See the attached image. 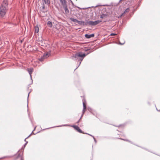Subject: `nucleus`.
Masks as SVG:
<instances>
[{"label":"nucleus","mask_w":160,"mask_h":160,"mask_svg":"<svg viewBox=\"0 0 160 160\" xmlns=\"http://www.w3.org/2000/svg\"><path fill=\"white\" fill-rule=\"evenodd\" d=\"M86 55L82 52H79L75 53L74 55L71 56V58L73 60H77L79 61V63L78 67L80 65L81 61Z\"/></svg>","instance_id":"1"},{"label":"nucleus","mask_w":160,"mask_h":160,"mask_svg":"<svg viewBox=\"0 0 160 160\" xmlns=\"http://www.w3.org/2000/svg\"><path fill=\"white\" fill-rule=\"evenodd\" d=\"M8 4L6 0L3 1L0 8V15L2 17H3L5 15Z\"/></svg>","instance_id":"2"},{"label":"nucleus","mask_w":160,"mask_h":160,"mask_svg":"<svg viewBox=\"0 0 160 160\" xmlns=\"http://www.w3.org/2000/svg\"><path fill=\"white\" fill-rule=\"evenodd\" d=\"M27 71L28 72L30 75V77L31 79L32 80V77L31 74L33 71V69L32 68H28L27 69Z\"/></svg>","instance_id":"3"},{"label":"nucleus","mask_w":160,"mask_h":160,"mask_svg":"<svg viewBox=\"0 0 160 160\" xmlns=\"http://www.w3.org/2000/svg\"><path fill=\"white\" fill-rule=\"evenodd\" d=\"M79 24L82 25H87V21H86V20H85V22H84L83 21H78V23Z\"/></svg>","instance_id":"4"},{"label":"nucleus","mask_w":160,"mask_h":160,"mask_svg":"<svg viewBox=\"0 0 160 160\" xmlns=\"http://www.w3.org/2000/svg\"><path fill=\"white\" fill-rule=\"evenodd\" d=\"M86 21H87V25L88 24L91 26H95V21H88V20H86Z\"/></svg>","instance_id":"5"},{"label":"nucleus","mask_w":160,"mask_h":160,"mask_svg":"<svg viewBox=\"0 0 160 160\" xmlns=\"http://www.w3.org/2000/svg\"><path fill=\"white\" fill-rule=\"evenodd\" d=\"M85 36L86 38H91L93 37L94 36V34L93 33L91 34H86Z\"/></svg>","instance_id":"6"},{"label":"nucleus","mask_w":160,"mask_h":160,"mask_svg":"<svg viewBox=\"0 0 160 160\" xmlns=\"http://www.w3.org/2000/svg\"><path fill=\"white\" fill-rule=\"evenodd\" d=\"M45 5L44 3L42 5V7L41 8H40V10L43 12H45L47 11V10L45 8Z\"/></svg>","instance_id":"7"},{"label":"nucleus","mask_w":160,"mask_h":160,"mask_svg":"<svg viewBox=\"0 0 160 160\" xmlns=\"http://www.w3.org/2000/svg\"><path fill=\"white\" fill-rule=\"evenodd\" d=\"M60 1L63 7L67 5V2L66 0H60Z\"/></svg>","instance_id":"8"},{"label":"nucleus","mask_w":160,"mask_h":160,"mask_svg":"<svg viewBox=\"0 0 160 160\" xmlns=\"http://www.w3.org/2000/svg\"><path fill=\"white\" fill-rule=\"evenodd\" d=\"M83 109L82 111V114H83L86 108V106L84 102H83Z\"/></svg>","instance_id":"9"},{"label":"nucleus","mask_w":160,"mask_h":160,"mask_svg":"<svg viewBox=\"0 0 160 160\" xmlns=\"http://www.w3.org/2000/svg\"><path fill=\"white\" fill-rule=\"evenodd\" d=\"M63 8L64 9L65 12L66 14H68L69 12V11L68 9L67 8V6H65L63 7Z\"/></svg>","instance_id":"10"},{"label":"nucleus","mask_w":160,"mask_h":160,"mask_svg":"<svg viewBox=\"0 0 160 160\" xmlns=\"http://www.w3.org/2000/svg\"><path fill=\"white\" fill-rule=\"evenodd\" d=\"M50 55V53L49 52H48L46 53H44L43 55V57H44V58H47L48 57H49V56Z\"/></svg>","instance_id":"11"},{"label":"nucleus","mask_w":160,"mask_h":160,"mask_svg":"<svg viewBox=\"0 0 160 160\" xmlns=\"http://www.w3.org/2000/svg\"><path fill=\"white\" fill-rule=\"evenodd\" d=\"M70 20L73 22L78 23V20L76 19H74L72 18H70Z\"/></svg>","instance_id":"12"},{"label":"nucleus","mask_w":160,"mask_h":160,"mask_svg":"<svg viewBox=\"0 0 160 160\" xmlns=\"http://www.w3.org/2000/svg\"><path fill=\"white\" fill-rule=\"evenodd\" d=\"M47 25L49 27L51 28L52 26V23L51 22L48 21L47 22Z\"/></svg>","instance_id":"13"},{"label":"nucleus","mask_w":160,"mask_h":160,"mask_svg":"<svg viewBox=\"0 0 160 160\" xmlns=\"http://www.w3.org/2000/svg\"><path fill=\"white\" fill-rule=\"evenodd\" d=\"M42 1H44L45 4L47 5L49 4L50 3V0H42Z\"/></svg>","instance_id":"14"},{"label":"nucleus","mask_w":160,"mask_h":160,"mask_svg":"<svg viewBox=\"0 0 160 160\" xmlns=\"http://www.w3.org/2000/svg\"><path fill=\"white\" fill-rule=\"evenodd\" d=\"M107 16V14H106L102 13L101 15L100 18H103L105 17H106Z\"/></svg>","instance_id":"15"},{"label":"nucleus","mask_w":160,"mask_h":160,"mask_svg":"<svg viewBox=\"0 0 160 160\" xmlns=\"http://www.w3.org/2000/svg\"><path fill=\"white\" fill-rule=\"evenodd\" d=\"M102 22L101 20H98L95 21V25H96Z\"/></svg>","instance_id":"16"},{"label":"nucleus","mask_w":160,"mask_h":160,"mask_svg":"<svg viewBox=\"0 0 160 160\" xmlns=\"http://www.w3.org/2000/svg\"><path fill=\"white\" fill-rule=\"evenodd\" d=\"M71 126V127H73V128H74L75 130H77L78 129V128H79L78 126H76V125H72Z\"/></svg>","instance_id":"17"},{"label":"nucleus","mask_w":160,"mask_h":160,"mask_svg":"<svg viewBox=\"0 0 160 160\" xmlns=\"http://www.w3.org/2000/svg\"><path fill=\"white\" fill-rule=\"evenodd\" d=\"M39 31V28L38 27H36L35 28V32L38 33Z\"/></svg>","instance_id":"18"},{"label":"nucleus","mask_w":160,"mask_h":160,"mask_svg":"<svg viewBox=\"0 0 160 160\" xmlns=\"http://www.w3.org/2000/svg\"><path fill=\"white\" fill-rule=\"evenodd\" d=\"M85 134H87L89 135H90V136H92V137H93V139H94V141L95 143H96L97 142V141H96V139H95V138L94 137V136L90 134H88V133H85Z\"/></svg>","instance_id":"19"},{"label":"nucleus","mask_w":160,"mask_h":160,"mask_svg":"<svg viewBox=\"0 0 160 160\" xmlns=\"http://www.w3.org/2000/svg\"><path fill=\"white\" fill-rule=\"evenodd\" d=\"M129 11V8H127L124 11V12L123 13L122 15H123V14H124V13H126L127 12H128Z\"/></svg>","instance_id":"20"},{"label":"nucleus","mask_w":160,"mask_h":160,"mask_svg":"<svg viewBox=\"0 0 160 160\" xmlns=\"http://www.w3.org/2000/svg\"><path fill=\"white\" fill-rule=\"evenodd\" d=\"M77 131L80 133H84L79 128H78V129L77 130Z\"/></svg>","instance_id":"21"},{"label":"nucleus","mask_w":160,"mask_h":160,"mask_svg":"<svg viewBox=\"0 0 160 160\" xmlns=\"http://www.w3.org/2000/svg\"><path fill=\"white\" fill-rule=\"evenodd\" d=\"M44 59H45V58H44V57L42 56V57H41L39 59V60L41 61H42Z\"/></svg>","instance_id":"22"},{"label":"nucleus","mask_w":160,"mask_h":160,"mask_svg":"<svg viewBox=\"0 0 160 160\" xmlns=\"http://www.w3.org/2000/svg\"><path fill=\"white\" fill-rule=\"evenodd\" d=\"M36 128V127H35L34 128V130L32 131V132L26 138H28L29 137H30L31 135V134H32V133L33 132V131H34V130Z\"/></svg>","instance_id":"23"},{"label":"nucleus","mask_w":160,"mask_h":160,"mask_svg":"<svg viewBox=\"0 0 160 160\" xmlns=\"http://www.w3.org/2000/svg\"><path fill=\"white\" fill-rule=\"evenodd\" d=\"M30 93V92H29L28 93V98H27V103H28V104H27V107H28V97H29V94Z\"/></svg>","instance_id":"24"},{"label":"nucleus","mask_w":160,"mask_h":160,"mask_svg":"<svg viewBox=\"0 0 160 160\" xmlns=\"http://www.w3.org/2000/svg\"><path fill=\"white\" fill-rule=\"evenodd\" d=\"M68 126V125H60V126H57L56 127H62V126Z\"/></svg>","instance_id":"25"},{"label":"nucleus","mask_w":160,"mask_h":160,"mask_svg":"<svg viewBox=\"0 0 160 160\" xmlns=\"http://www.w3.org/2000/svg\"><path fill=\"white\" fill-rule=\"evenodd\" d=\"M117 35V34H116V33H112L110 35L111 36H112V35Z\"/></svg>","instance_id":"26"},{"label":"nucleus","mask_w":160,"mask_h":160,"mask_svg":"<svg viewBox=\"0 0 160 160\" xmlns=\"http://www.w3.org/2000/svg\"><path fill=\"white\" fill-rule=\"evenodd\" d=\"M125 43V42H124L123 43H121L120 42H119V44H120V45H123Z\"/></svg>","instance_id":"27"},{"label":"nucleus","mask_w":160,"mask_h":160,"mask_svg":"<svg viewBox=\"0 0 160 160\" xmlns=\"http://www.w3.org/2000/svg\"><path fill=\"white\" fill-rule=\"evenodd\" d=\"M81 119H80V118L79 119V120H78V121L77 122H76V123H77V124L78 123L80 122V121Z\"/></svg>","instance_id":"28"},{"label":"nucleus","mask_w":160,"mask_h":160,"mask_svg":"<svg viewBox=\"0 0 160 160\" xmlns=\"http://www.w3.org/2000/svg\"><path fill=\"white\" fill-rule=\"evenodd\" d=\"M119 139H122V140H124V141H128L130 142V141H128V140H126L124 139H122V138H120Z\"/></svg>","instance_id":"29"},{"label":"nucleus","mask_w":160,"mask_h":160,"mask_svg":"<svg viewBox=\"0 0 160 160\" xmlns=\"http://www.w3.org/2000/svg\"><path fill=\"white\" fill-rule=\"evenodd\" d=\"M28 143V142H26V143L24 144V147H25V146Z\"/></svg>","instance_id":"30"},{"label":"nucleus","mask_w":160,"mask_h":160,"mask_svg":"<svg viewBox=\"0 0 160 160\" xmlns=\"http://www.w3.org/2000/svg\"><path fill=\"white\" fill-rule=\"evenodd\" d=\"M83 114H82V115L81 117L80 118V119H81L82 117L83 116Z\"/></svg>","instance_id":"31"},{"label":"nucleus","mask_w":160,"mask_h":160,"mask_svg":"<svg viewBox=\"0 0 160 160\" xmlns=\"http://www.w3.org/2000/svg\"><path fill=\"white\" fill-rule=\"evenodd\" d=\"M156 109H157V110L158 111L160 112V110H158L157 108H156Z\"/></svg>","instance_id":"32"},{"label":"nucleus","mask_w":160,"mask_h":160,"mask_svg":"<svg viewBox=\"0 0 160 160\" xmlns=\"http://www.w3.org/2000/svg\"><path fill=\"white\" fill-rule=\"evenodd\" d=\"M98 5H97V6H94V7H95V8H96V7H98Z\"/></svg>","instance_id":"33"},{"label":"nucleus","mask_w":160,"mask_h":160,"mask_svg":"<svg viewBox=\"0 0 160 160\" xmlns=\"http://www.w3.org/2000/svg\"><path fill=\"white\" fill-rule=\"evenodd\" d=\"M27 139V138H26L24 139V141H25V142H27V141H26V139Z\"/></svg>","instance_id":"34"},{"label":"nucleus","mask_w":160,"mask_h":160,"mask_svg":"<svg viewBox=\"0 0 160 160\" xmlns=\"http://www.w3.org/2000/svg\"><path fill=\"white\" fill-rule=\"evenodd\" d=\"M21 160H23L22 158H21Z\"/></svg>","instance_id":"35"},{"label":"nucleus","mask_w":160,"mask_h":160,"mask_svg":"<svg viewBox=\"0 0 160 160\" xmlns=\"http://www.w3.org/2000/svg\"><path fill=\"white\" fill-rule=\"evenodd\" d=\"M9 157V156H6V158L7 157Z\"/></svg>","instance_id":"36"},{"label":"nucleus","mask_w":160,"mask_h":160,"mask_svg":"<svg viewBox=\"0 0 160 160\" xmlns=\"http://www.w3.org/2000/svg\"><path fill=\"white\" fill-rule=\"evenodd\" d=\"M78 68V67L77 68H75V70L76 69Z\"/></svg>","instance_id":"37"}]
</instances>
